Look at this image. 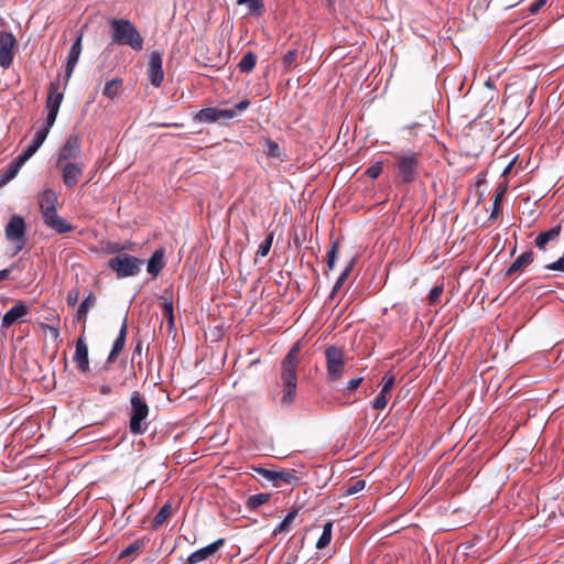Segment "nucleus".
<instances>
[{"label":"nucleus","instance_id":"56","mask_svg":"<svg viewBox=\"0 0 564 564\" xmlns=\"http://www.w3.org/2000/svg\"><path fill=\"white\" fill-rule=\"evenodd\" d=\"M11 272V269H3L0 271V281L7 279Z\"/></svg>","mask_w":564,"mask_h":564},{"label":"nucleus","instance_id":"5","mask_svg":"<svg viewBox=\"0 0 564 564\" xmlns=\"http://www.w3.org/2000/svg\"><path fill=\"white\" fill-rule=\"evenodd\" d=\"M250 106V100L245 98L230 109H220L216 107H207L197 111L194 120L205 123H214L219 120H230L237 116L238 112L247 110Z\"/></svg>","mask_w":564,"mask_h":564},{"label":"nucleus","instance_id":"60","mask_svg":"<svg viewBox=\"0 0 564 564\" xmlns=\"http://www.w3.org/2000/svg\"><path fill=\"white\" fill-rule=\"evenodd\" d=\"M335 1H336V0H326L327 6H328L329 8H333V7H334Z\"/></svg>","mask_w":564,"mask_h":564},{"label":"nucleus","instance_id":"3","mask_svg":"<svg viewBox=\"0 0 564 564\" xmlns=\"http://www.w3.org/2000/svg\"><path fill=\"white\" fill-rule=\"evenodd\" d=\"M128 427L131 434L142 435L150 425L148 421L150 408L145 398L139 392L133 391L130 397V406L128 408Z\"/></svg>","mask_w":564,"mask_h":564},{"label":"nucleus","instance_id":"4","mask_svg":"<svg viewBox=\"0 0 564 564\" xmlns=\"http://www.w3.org/2000/svg\"><path fill=\"white\" fill-rule=\"evenodd\" d=\"M112 41L120 45H128L134 51L143 48L144 40L135 25L127 19H111Z\"/></svg>","mask_w":564,"mask_h":564},{"label":"nucleus","instance_id":"16","mask_svg":"<svg viewBox=\"0 0 564 564\" xmlns=\"http://www.w3.org/2000/svg\"><path fill=\"white\" fill-rule=\"evenodd\" d=\"M62 180L67 188H73L79 181L84 172V165L82 163L67 162L62 163Z\"/></svg>","mask_w":564,"mask_h":564},{"label":"nucleus","instance_id":"31","mask_svg":"<svg viewBox=\"0 0 564 564\" xmlns=\"http://www.w3.org/2000/svg\"><path fill=\"white\" fill-rule=\"evenodd\" d=\"M507 191V185L499 184L495 193L494 206L489 219L497 218L501 212V202Z\"/></svg>","mask_w":564,"mask_h":564},{"label":"nucleus","instance_id":"40","mask_svg":"<svg viewBox=\"0 0 564 564\" xmlns=\"http://www.w3.org/2000/svg\"><path fill=\"white\" fill-rule=\"evenodd\" d=\"M52 127H48L47 126V121H45V123L43 124V127H41L34 134V138L32 140L31 143H33L34 145H36L39 149L40 147L43 144V142L45 141L50 130H51Z\"/></svg>","mask_w":564,"mask_h":564},{"label":"nucleus","instance_id":"45","mask_svg":"<svg viewBox=\"0 0 564 564\" xmlns=\"http://www.w3.org/2000/svg\"><path fill=\"white\" fill-rule=\"evenodd\" d=\"M382 173V162L378 161L373 164H371L367 170L365 171V174L371 178H377Z\"/></svg>","mask_w":564,"mask_h":564},{"label":"nucleus","instance_id":"58","mask_svg":"<svg viewBox=\"0 0 564 564\" xmlns=\"http://www.w3.org/2000/svg\"><path fill=\"white\" fill-rule=\"evenodd\" d=\"M511 167H512V163H510V164L505 169V171H503V173H502V174H503V175L508 174V173L510 172Z\"/></svg>","mask_w":564,"mask_h":564},{"label":"nucleus","instance_id":"11","mask_svg":"<svg viewBox=\"0 0 564 564\" xmlns=\"http://www.w3.org/2000/svg\"><path fill=\"white\" fill-rule=\"evenodd\" d=\"M17 40L11 32H0V66L9 68L13 63Z\"/></svg>","mask_w":564,"mask_h":564},{"label":"nucleus","instance_id":"57","mask_svg":"<svg viewBox=\"0 0 564 564\" xmlns=\"http://www.w3.org/2000/svg\"><path fill=\"white\" fill-rule=\"evenodd\" d=\"M111 382H112V384H113V386H116V384H117L118 387H123V386H126V379H122V380H120V381H118V382H116L115 380H111Z\"/></svg>","mask_w":564,"mask_h":564},{"label":"nucleus","instance_id":"14","mask_svg":"<svg viewBox=\"0 0 564 564\" xmlns=\"http://www.w3.org/2000/svg\"><path fill=\"white\" fill-rule=\"evenodd\" d=\"M85 332L86 327L84 326L80 336L75 343V354L73 357L79 372L89 371L88 346L85 341Z\"/></svg>","mask_w":564,"mask_h":564},{"label":"nucleus","instance_id":"62","mask_svg":"<svg viewBox=\"0 0 564 564\" xmlns=\"http://www.w3.org/2000/svg\"><path fill=\"white\" fill-rule=\"evenodd\" d=\"M54 333H55V336L58 335V330L56 328H53Z\"/></svg>","mask_w":564,"mask_h":564},{"label":"nucleus","instance_id":"39","mask_svg":"<svg viewBox=\"0 0 564 564\" xmlns=\"http://www.w3.org/2000/svg\"><path fill=\"white\" fill-rule=\"evenodd\" d=\"M142 547H144V542L142 540H135L129 546L121 551L119 558L130 557L138 551H140Z\"/></svg>","mask_w":564,"mask_h":564},{"label":"nucleus","instance_id":"44","mask_svg":"<svg viewBox=\"0 0 564 564\" xmlns=\"http://www.w3.org/2000/svg\"><path fill=\"white\" fill-rule=\"evenodd\" d=\"M39 148L31 143L18 158L17 160L23 165L29 159H31Z\"/></svg>","mask_w":564,"mask_h":564},{"label":"nucleus","instance_id":"28","mask_svg":"<svg viewBox=\"0 0 564 564\" xmlns=\"http://www.w3.org/2000/svg\"><path fill=\"white\" fill-rule=\"evenodd\" d=\"M355 263H356V259L354 258V259L350 260L348 265L345 268V270L338 276L336 283L333 286L330 295H329V297L332 300L335 297L336 293L341 289V286L344 285L345 281L348 279L350 272L352 271V269L355 267Z\"/></svg>","mask_w":564,"mask_h":564},{"label":"nucleus","instance_id":"10","mask_svg":"<svg viewBox=\"0 0 564 564\" xmlns=\"http://www.w3.org/2000/svg\"><path fill=\"white\" fill-rule=\"evenodd\" d=\"M6 237L8 240L17 242V254L25 245V223L21 216L14 215L10 218L6 227Z\"/></svg>","mask_w":564,"mask_h":564},{"label":"nucleus","instance_id":"18","mask_svg":"<svg viewBox=\"0 0 564 564\" xmlns=\"http://www.w3.org/2000/svg\"><path fill=\"white\" fill-rule=\"evenodd\" d=\"M43 217L44 224L55 230L57 234H66L74 230L73 225H70L66 219L61 217L56 210H51L48 214H45Z\"/></svg>","mask_w":564,"mask_h":564},{"label":"nucleus","instance_id":"41","mask_svg":"<svg viewBox=\"0 0 564 564\" xmlns=\"http://www.w3.org/2000/svg\"><path fill=\"white\" fill-rule=\"evenodd\" d=\"M273 237H274V232L271 231L267 235L265 239L261 242V245L259 246L258 250H257V256L258 257H265L268 256L271 247H272V243H273Z\"/></svg>","mask_w":564,"mask_h":564},{"label":"nucleus","instance_id":"7","mask_svg":"<svg viewBox=\"0 0 564 564\" xmlns=\"http://www.w3.org/2000/svg\"><path fill=\"white\" fill-rule=\"evenodd\" d=\"M143 261L129 253H119L108 261V268L111 269L118 279L134 276L140 273Z\"/></svg>","mask_w":564,"mask_h":564},{"label":"nucleus","instance_id":"22","mask_svg":"<svg viewBox=\"0 0 564 564\" xmlns=\"http://www.w3.org/2000/svg\"><path fill=\"white\" fill-rule=\"evenodd\" d=\"M534 260V253L532 250L525 251L520 254L506 271V276H511L517 272L523 271Z\"/></svg>","mask_w":564,"mask_h":564},{"label":"nucleus","instance_id":"2","mask_svg":"<svg viewBox=\"0 0 564 564\" xmlns=\"http://www.w3.org/2000/svg\"><path fill=\"white\" fill-rule=\"evenodd\" d=\"M394 159L395 176L394 181L398 185H410L414 183L421 172L422 162L421 153L414 151L392 152Z\"/></svg>","mask_w":564,"mask_h":564},{"label":"nucleus","instance_id":"21","mask_svg":"<svg viewBox=\"0 0 564 564\" xmlns=\"http://www.w3.org/2000/svg\"><path fill=\"white\" fill-rule=\"evenodd\" d=\"M164 254L165 250L163 248L156 249L148 261L147 271L153 278H156L165 267Z\"/></svg>","mask_w":564,"mask_h":564},{"label":"nucleus","instance_id":"52","mask_svg":"<svg viewBox=\"0 0 564 564\" xmlns=\"http://www.w3.org/2000/svg\"><path fill=\"white\" fill-rule=\"evenodd\" d=\"M544 268L546 270L564 272V257L560 258L555 262L546 264Z\"/></svg>","mask_w":564,"mask_h":564},{"label":"nucleus","instance_id":"6","mask_svg":"<svg viewBox=\"0 0 564 564\" xmlns=\"http://www.w3.org/2000/svg\"><path fill=\"white\" fill-rule=\"evenodd\" d=\"M326 380L337 382L345 375L346 359L343 348L330 345L325 349Z\"/></svg>","mask_w":564,"mask_h":564},{"label":"nucleus","instance_id":"27","mask_svg":"<svg viewBox=\"0 0 564 564\" xmlns=\"http://www.w3.org/2000/svg\"><path fill=\"white\" fill-rule=\"evenodd\" d=\"M23 165L15 159L0 175V187L12 181Z\"/></svg>","mask_w":564,"mask_h":564},{"label":"nucleus","instance_id":"8","mask_svg":"<svg viewBox=\"0 0 564 564\" xmlns=\"http://www.w3.org/2000/svg\"><path fill=\"white\" fill-rule=\"evenodd\" d=\"M254 471L259 476L271 481L275 487H281L282 485H297L301 480L295 469L273 470L264 467H257L254 468Z\"/></svg>","mask_w":564,"mask_h":564},{"label":"nucleus","instance_id":"15","mask_svg":"<svg viewBox=\"0 0 564 564\" xmlns=\"http://www.w3.org/2000/svg\"><path fill=\"white\" fill-rule=\"evenodd\" d=\"M225 545V539L220 538L215 542L191 553L186 560V564H197L213 557L220 547Z\"/></svg>","mask_w":564,"mask_h":564},{"label":"nucleus","instance_id":"51","mask_svg":"<svg viewBox=\"0 0 564 564\" xmlns=\"http://www.w3.org/2000/svg\"><path fill=\"white\" fill-rule=\"evenodd\" d=\"M443 293V286L442 285H437V286H434L431 291H430V294H429V302L430 304H436L441 297Z\"/></svg>","mask_w":564,"mask_h":564},{"label":"nucleus","instance_id":"54","mask_svg":"<svg viewBox=\"0 0 564 564\" xmlns=\"http://www.w3.org/2000/svg\"><path fill=\"white\" fill-rule=\"evenodd\" d=\"M546 3V0H536L529 7L531 14H536Z\"/></svg>","mask_w":564,"mask_h":564},{"label":"nucleus","instance_id":"1","mask_svg":"<svg viewBox=\"0 0 564 564\" xmlns=\"http://www.w3.org/2000/svg\"><path fill=\"white\" fill-rule=\"evenodd\" d=\"M301 341L297 340L290 348L281 361L282 397L280 404L290 406L294 403L297 390V368L300 365Z\"/></svg>","mask_w":564,"mask_h":564},{"label":"nucleus","instance_id":"33","mask_svg":"<svg viewBox=\"0 0 564 564\" xmlns=\"http://www.w3.org/2000/svg\"><path fill=\"white\" fill-rule=\"evenodd\" d=\"M339 249H340V240L339 239L330 240V248L326 254V263H327L328 270H334L336 260L338 258Z\"/></svg>","mask_w":564,"mask_h":564},{"label":"nucleus","instance_id":"25","mask_svg":"<svg viewBox=\"0 0 564 564\" xmlns=\"http://www.w3.org/2000/svg\"><path fill=\"white\" fill-rule=\"evenodd\" d=\"M57 196L54 191L45 189L40 197V208L42 216L48 214L51 210H56Z\"/></svg>","mask_w":564,"mask_h":564},{"label":"nucleus","instance_id":"59","mask_svg":"<svg viewBox=\"0 0 564 564\" xmlns=\"http://www.w3.org/2000/svg\"><path fill=\"white\" fill-rule=\"evenodd\" d=\"M417 127H421V124H420V123H417V122H415V123H413V124H411V126H408L406 128H408V129H410V130H412V129L417 128Z\"/></svg>","mask_w":564,"mask_h":564},{"label":"nucleus","instance_id":"49","mask_svg":"<svg viewBox=\"0 0 564 564\" xmlns=\"http://www.w3.org/2000/svg\"><path fill=\"white\" fill-rule=\"evenodd\" d=\"M387 395H388L387 393H383L382 391H380L379 394L372 401L373 409L383 410L387 406V403H388V397Z\"/></svg>","mask_w":564,"mask_h":564},{"label":"nucleus","instance_id":"46","mask_svg":"<svg viewBox=\"0 0 564 564\" xmlns=\"http://www.w3.org/2000/svg\"><path fill=\"white\" fill-rule=\"evenodd\" d=\"M381 382H382L381 391L383 393L389 394L390 391L392 390L393 386H394V382H395L394 376L391 375L390 372H387L382 377V381Z\"/></svg>","mask_w":564,"mask_h":564},{"label":"nucleus","instance_id":"42","mask_svg":"<svg viewBox=\"0 0 564 564\" xmlns=\"http://www.w3.org/2000/svg\"><path fill=\"white\" fill-rule=\"evenodd\" d=\"M364 378L362 377H356L350 379L345 388L341 390L343 395L349 397L354 391H356L360 384L362 383Z\"/></svg>","mask_w":564,"mask_h":564},{"label":"nucleus","instance_id":"34","mask_svg":"<svg viewBox=\"0 0 564 564\" xmlns=\"http://www.w3.org/2000/svg\"><path fill=\"white\" fill-rule=\"evenodd\" d=\"M271 498L270 494L261 492L250 496L246 501V507L249 510H256L260 506L267 503Z\"/></svg>","mask_w":564,"mask_h":564},{"label":"nucleus","instance_id":"36","mask_svg":"<svg viewBox=\"0 0 564 564\" xmlns=\"http://www.w3.org/2000/svg\"><path fill=\"white\" fill-rule=\"evenodd\" d=\"M239 6H247L250 14L260 15L264 10L263 0H238Z\"/></svg>","mask_w":564,"mask_h":564},{"label":"nucleus","instance_id":"47","mask_svg":"<svg viewBox=\"0 0 564 564\" xmlns=\"http://www.w3.org/2000/svg\"><path fill=\"white\" fill-rule=\"evenodd\" d=\"M80 297V290L78 286L73 288L66 295V302L68 306H75Z\"/></svg>","mask_w":564,"mask_h":564},{"label":"nucleus","instance_id":"24","mask_svg":"<svg viewBox=\"0 0 564 564\" xmlns=\"http://www.w3.org/2000/svg\"><path fill=\"white\" fill-rule=\"evenodd\" d=\"M561 231H562V226L556 225L546 231L540 232L535 238V246L541 250H545L547 242L557 239Z\"/></svg>","mask_w":564,"mask_h":564},{"label":"nucleus","instance_id":"9","mask_svg":"<svg viewBox=\"0 0 564 564\" xmlns=\"http://www.w3.org/2000/svg\"><path fill=\"white\" fill-rule=\"evenodd\" d=\"M63 98L64 94L59 91V82H51L48 85V94L45 102V108L47 110L45 121H47L48 127H53L55 123Z\"/></svg>","mask_w":564,"mask_h":564},{"label":"nucleus","instance_id":"48","mask_svg":"<svg viewBox=\"0 0 564 564\" xmlns=\"http://www.w3.org/2000/svg\"><path fill=\"white\" fill-rule=\"evenodd\" d=\"M366 487V480H357L352 485L348 486L345 490L347 496L356 495L364 490Z\"/></svg>","mask_w":564,"mask_h":564},{"label":"nucleus","instance_id":"30","mask_svg":"<svg viewBox=\"0 0 564 564\" xmlns=\"http://www.w3.org/2000/svg\"><path fill=\"white\" fill-rule=\"evenodd\" d=\"M299 514V509L293 508L282 520V522L273 530V535L276 536L283 532H288L291 529V524Z\"/></svg>","mask_w":564,"mask_h":564},{"label":"nucleus","instance_id":"43","mask_svg":"<svg viewBox=\"0 0 564 564\" xmlns=\"http://www.w3.org/2000/svg\"><path fill=\"white\" fill-rule=\"evenodd\" d=\"M297 55L299 53L296 48L289 50L282 57L283 67L291 68L296 63Z\"/></svg>","mask_w":564,"mask_h":564},{"label":"nucleus","instance_id":"53","mask_svg":"<svg viewBox=\"0 0 564 564\" xmlns=\"http://www.w3.org/2000/svg\"><path fill=\"white\" fill-rule=\"evenodd\" d=\"M93 387L99 391L102 395H109L113 392V387L111 383H102L100 386H97L96 383L93 384Z\"/></svg>","mask_w":564,"mask_h":564},{"label":"nucleus","instance_id":"13","mask_svg":"<svg viewBox=\"0 0 564 564\" xmlns=\"http://www.w3.org/2000/svg\"><path fill=\"white\" fill-rule=\"evenodd\" d=\"M147 76L149 82L154 87H160L164 79V72L162 68V54L152 52L147 67Z\"/></svg>","mask_w":564,"mask_h":564},{"label":"nucleus","instance_id":"29","mask_svg":"<svg viewBox=\"0 0 564 564\" xmlns=\"http://www.w3.org/2000/svg\"><path fill=\"white\" fill-rule=\"evenodd\" d=\"M256 64H257V55L253 52L248 51L247 53H245V55L240 59V62L238 64V68L241 73L249 74L250 72H252Z\"/></svg>","mask_w":564,"mask_h":564},{"label":"nucleus","instance_id":"12","mask_svg":"<svg viewBox=\"0 0 564 564\" xmlns=\"http://www.w3.org/2000/svg\"><path fill=\"white\" fill-rule=\"evenodd\" d=\"M80 155V138L78 134H70L65 143L59 148L56 161V167L69 160H75Z\"/></svg>","mask_w":564,"mask_h":564},{"label":"nucleus","instance_id":"50","mask_svg":"<svg viewBox=\"0 0 564 564\" xmlns=\"http://www.w3.org/2000/svg\"><path fill=\"white\" fill-rule=\"evenodd\" d=\"M128 249L126 245H121L119 242H108L106 247L107 253H123L122 251Z\"/></svg>","mask_w":564,"mask_h":564},{"label":"nucleus","instance_id":"32","mask_svg":"<svg viewBox=\"0 0 564 564\" xmlns=\"http://www.w3.org/2000/svg\"><path fill=\"white\" fill-rule=\"evenodd\" d=\"M172 514V505L170 502H166L160 511L156 513V516L153 518L151 527L152 529H158L161 527L167 518H170Z\"/></svg>","mask_w":564,"mask_h":564},{"label":"nucleus","instance_id":"23","mask_svg":"<svg viewBox=\"0 0 564 564\" xmlns=\"http://www.w3.org/2000/svg\"><path fill=\"white\" fill-rule=\"evenodd\" d=\"M96 303V296L93 292H89L88 295L79 304L77 312L74 316V322L83 323V327H86L87 313L89 308H91Z\"/></svg>","mask_w":564,"mask_h":564},{"label":"nucleus","instance_id":"19","mask_svg":"<svg viewBox=\"0 0 564 564\" xmlns=\"http://www.w3.org/2000/svg\"><path fill=\"white\" fill-rule=\"evenodd\" d=\"M29 312V306H26L22 301L18 302L3 315L1 327L4 329L10 328L14 323L21 321L22 317L28 315Z\"/></svg>","mask_w":564,"mask_h":564},{"label":"nucleus","instance_id":"35","mask_svg":"<svg viewBox=\"0 0 564 564\" xmlns=\"http://www.w3.org/2000/svg\"><path fill=\"white\" fill-rule=\"evenodd\" d=\"M332 534H333V522L328 521L323 525V532L316 542V547L318 550H322V549H325L326 546H328L332 541Z\"/></svg>","mask_w":564,"mask_h":564},{"label":"nucleus","instance_id":"20","mask_svg":"<svg viewBox=\"0 0 564 564\" xmlns=\"http://www.w3.org/2000/svg\"><path fill=\"white\" fill-rule=\"evenodd\" d=\"M82 40H83V33H79L77 35L75 42L70 46L69 52H68L67 63H66V66H65L66 82H68V79L72 77L73 72H74V69L76 67V64H77V62L79 59V56H80V53H82ZM67 83H65V85Z\"/></svg>","mask_w":564,"mask_h":564},{"label":"nucleus","instance_id":"55","mask_svg":"<svg viewBox=\"0 0 564 564\" xmlns=\"http://www.w3.org/2000/svg\"><path fill=\"white\" fill-rule=\"evenodd\" d=\"M142 354V341H138L134 349H133V352H132V361L134 360V358L137 356H141Z\"/></svg>","mask_w":564,"mask_h":564},{"label":"nucleus","instance_id":"26","mask_svg":"<svg viewBox=\"0 0 564 564\" xmlns=\"http://www.w3.org/2000/svg\"><path fill=\"white\" fill-rule=\"evenodd\" d=\"M122 79L115 78L106 83L102 95L113 100L121 94Z\"/></svg>","mask_w":564,"mask_h":564},{"label":"nucleus","instance_id":"37","mask_svg":"<svg viewBox=\"0 0 564 564\" xmlns=\"http://www.w3.org/2000/svg\"><path fill=\"white\" fill-rule=\"evenodd\" d=\"M263 152L268 158L279 159L281 156V150L279 144L271 140V139H264L263 140Z\"/></svg>","mask_w":564,"mask_h":564},{"label":"nucleus","instance_id":"17","mask_svg":"<svg viewBox=\"0 0 564 564\" xmlns=\"http://www.w3.org/2000/svg\"><path fill=\"white\" fill-rule=\"evenodd\" d=\"M127 335H128V324H127V317H124V319L121 324L119 334H118L117 338L115 339V341L112 344V348L107 357L104 369H107L110 364L116 361V359L118 358V356L124 348Z\"/></svg>","mask_w":564,"mask_h":564},{"label":"nucleus","instance_id":"38","mask_svg":"<svg viewBox=\"0 0 564 564\" xmlns=\"http://www.w3.org/2000/svg\"><path fill=\"white\" fill-rule=\"evenodd\" d=\"M162 315L166 319L169 328L174 327V307L171 299H164L162 303Z\"/></svg>","mask_w":564,"mask_h":564},{"label":"nucleus","instance_id":"61","mask_svg":"<svg viewBox=\"0 0 564 564\" xmlns=\"http://www.w3.org/2000/svg\"><path fill=\"white\" fill-rule=\"evenodd\" d=\"M478 177H480V175H479ZM484 182H485V180H484V178H478V181H477V185H480V184H481V183H484Z\"/></svg>","mask_w":564,"mask_h":564}]
</instances>
